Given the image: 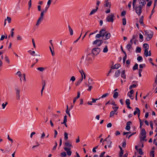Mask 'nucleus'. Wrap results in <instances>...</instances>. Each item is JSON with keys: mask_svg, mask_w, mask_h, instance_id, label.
Wrapping results in <instances>:
<instances>
[{"mask_svg": "<svg viewBox=\"0 0 157 157\" xmlns=\"http://www.w3.org/2000/svg\"><path fill=\"white\" fill-rule=\"evenodd\" d=\"M92 54H89L87 55L86 56H82L81 59L80 63H83L85 65H87L89 61L91 60V56Z\"/></svg>", "mask_w": 157, "mask_h": 157, "instance_id": "nucleus-1", "label": "nucleus"}, {"mask_svg": "<svg viewBox=\"0 0 157 157\" xmlns=\"http://www.w3.org/2000/svg\"><path fill=\"white\" fill-rule=\"evenodd\" d=\"M155 152L154 151H151L150 153V156L151 157H154Z\"/></svg>", "mask_w": 157, "mask_h": 157, "instance_id": "nucleus-32", "label": "nucleus"}, {"mask_svg": "<svg viewBox=\"0 0 157 157\" xmlns=\"http://www.w3.org/2000/svg\"><path fill=\"white\" fill-rule=\"evenodd\" d=\"M67 122V116L66 115H65L64 117L63 118V122H62V124H63L64 123H65Z\"/></svg>", "mask_w": 157, "mask_h": 157, "instance_id": "nucleus-31", "label": "nucleus"}, {"mask_svg": "<svg viewBox=\"0 0 157 157\" xmlns=\"http://www.w3.org/2000/svg\"><path fill=\"white\" fill-rule=\"evenodd\" d=\"M137 60L141 62L143 60V58L141 56H139L137 58Z\"/></svg>", "mask_w": 157, "mask_h": 157, "instance_id": "nucleus-41", "label": "nucleus"}, {"mask_svg": "<svg viewBox=\"0 0 157 157\" xmlns=\"http://www.w3.org/2000/svg\"><path fill=\"white\" fill-rule=\"evenodd\" d=\"M6 20L9 23H10L11 22V18L10 17H7V18H6Z\"/></svg>", "mask_w": 157, "mask_h": 157, "instance_id": "nucleus-57", "label": "nucleus"}, {"mask_svg": "<svg viewBox=\"0 0 157 157\" xmlns=\"http://www.w3.org/2000/svg\"><path fill=\"white\" fill-rule=\"evenodd\" d=\"M140 139L141 140L144 141L145 140V139L146 138V136H141L140 137Z\"/></svg>", "mask_w": 157, "mask_h": 157, "instance_id": "nucleus-42", "label": "nucleus"}, {"mask_svg": "<svg viewBox=\"0 0 157 157\" xmlns=\"http://www.w3.org/2000/svg\"><path fill=\"white\" fill-rule=\"evenodd\" d=\"M100 40H96L94 41L93 42V44H95L96 46H100Z\"/></svg>", "mask_w": 157, "mask_h": 157, "instance_id": "nucleus-12", "label": "nucleus"}, {"mask_svg": "<svg viewBox=\"0 0 157 157\" xmlns=\"http://www.w3.org/2000/svg\"><path fill=\"white\" fill-rule=\"evenodd\" d=\"M105 36L103 38V39L105 40L108 39L111 36V34L110 33H108L106 31V33L105 34Z\"/></svg>", "mask_w": 157, "mask_h": 157, "instance_id": "nucleus-10", "label": "nucleus"}, {"mask_svg": "<svg viewBox=\"0 0 157 157\" xmlns=\"http://www.w3.org/2000/svg\"><path fill=\"white\" fill-rule=\"evenodd\" d=\"M49 49H50V51L51 52L52 56H54L55 55L54 52V51H53V50H52V49L51 47L50 46L49 47Z\"/></svg>", "mask_w": 157, "mask_h": 157, "instance_id": "nucleus-50", "label": "nucleus"}, {"mask_svg": "<svg viewBox=\"0 0 157 157\" xmlns=\"http://www.w3.org/2000/svg\"><path fill=\"white\" fill-rule=\"evenodd\" d=\"M125 103L126 105H130V100L128 99H127L125 101Z\"/></svg>", "mask_w": 157, "mask_h": 157, "instance_id": "nucleus-38", "label": "nucleus"}, {"mask_svg": "<svg viewBox=\"0 0 157 157\" xmlns=\"http://www.w3.org/2000/svg\"><path fill=\"white\" fill-rule=\"evenodd\" d=\"M142 7L141 6L136 5L135 6L134 8L133 7V10H135L136 13L140 16L142 12Z\"/></svg>", "mask_w": 157, "mask_h": 157, "instance_id": "nucleus-3", "label": "nucleus"}, {"mask_svg": "<svg viewBox=\"0 0 157 157\" xmlns=\"http://www.w3.org/2000/svg\"><path fill=\"white\" fill-rule=\"evenodd\" d=\"M99 33V34H98L96 35V38H99L101 36H102V38L104 37L106 33V30L105 29H103L100 30Z\"/></svg>", "mask_w": 157, "mask_h": 157, "instance_id": "nucleus-4", "label": "nucleus"}, {"mask_svg": "<svg viewBox=\"0 0 157 157\" xmlns=\"http://www.w3.org/2000/svg\"><path fill=\"white\" fill-rule=\"evenodd\" d=\"M31 3L32 1L31 0H30L28 2V5H29V10L30 9L31 6Z\"/></svg>", "mask_w": 157, "mask_h": 157, "instance_id": "nucleus-45", "label": "nucleus"}, {"mask_svg": "<svg viewBox=\"0 0 157 157\" xmlns=\"http://www.w3.org/2000/svg\"><path fill=\"white\" fill-rule=\"evenodd\" d=\"M69 32L70 33V35H72L73 34V31L71 28L70 27L69 25L68 26Z\"/></svg>", "mask_w": 157, "mask_h": 157, "instance_id": "nucleus-28", "label": "nucleus"}, {"mask_svg": "<svg viewBox=\"0 0 157 157\" xmlns=\"http://www.w3.org/2000/svg\"><path fill=\"white\" fill-rule=\"evenodd\" d=\"M143 19H144V16H142L141 18L140 19L139 22L140 23L144 26V24L143 22Z\"/></svg>", "mask_w": 157, "mask_h": 157, "instance_id": "nucleus-18", "label": "nucleus"}, {"mask_svg": "<svg viewBox=\"0 0 157 157\" xmlns=\"http://www.w3.org/2000/svg\"><path fill=\"white\" fill-rule=\"evenodd\" d=\"M138 152L140 155H142L143 154V152L141 148L139 149Z\"/></svg>", "mask_w": 157, "mask_h": 157, "instance_id": "nucleus-49", "label": "nucleus"}, {"mask_svg": "<svg viewBox=\"0 0 157 157\" xmlns=\"http://www.w3.org/2000/svg\"><path fill=\"white\" fill-rule=\"evenodd\" d=\"M146 132L144 129H143L142 130L140 133L141 136H146Z\"/></svg>", "mask_w": 157, "mask_h": 157, "instance_id": "nucleus-21", "label": "nucleus"}, {"mask_svg": "<svg viewBox=\"0 0 157 157\" xmlns=\"http://www.w3.org/2000/svg\"><path fill=\"white\" fill-rule=\"evenodd\" d=\"M100 51V49L99 48H95L92 49V52L94 55H97Z\"/></svg>", "mask_w": 157, "mask_h": 157, "instance_id": "nucleus-6", "label": "nucleus"}, {"mask_svg": "<svg viewBox=\"0 0 157 157\" xmlns=\"http://www.w3.org/2000/svg\"><path fill=\"white\" fill-rule=\"evenodd\" d=\"M98 9H97V7H96V9H93L90 13V15H91L95 13L98 10Z\"/></svg>", "mask_w": 157, "mask_h": 157, "instance_id": "nucleus-16", "label": "nucleus"}, {"mask_svg": "<svg viewBox=\"0 0 157 157\" xmlns=\"http://www.w3.org/2000/svg\"><path fill=\"white\" fill-rule=\"evenodd\" d=\"M118 93L117 92H115L114 93L113 95V97L114 98H117L118 96Z\"/></svg>", "mask_w": 157, "mask_h": 157, "instance_id": "nucleus-30", "label": "nucleus"}, {"mask_svg": "<svg viewBox=\"0 0 157 157\" xmlns=\"http://www.w3.org/2000/svg\"><path fill=\"white\" fill-rule=\"evenodd\" d=\"M114 18H115L114 15L113 13H111L107 17L106 20L107 21L113 22L114 20Z\"/></svg>", "mask_w": 157, "mask_h": 157, "instance_id": "nucleus-5", "label": "nucleus"}, {"mask_svg": "<svg viewBox=\"0 0 157 157\" xmlns=\"http://www.w3.org/2000/svg\"><path fill=\"white\" fill-rule=\"evenodd\" d=\"M137 0H133L132 2V6L134 8L135 6L136 5V2Z\"/></svg>", "mask_w": 157, "mask_h": 157, "instance_id": "nucleus-48", "label": "nucleus"}, {"mask_svg": "<svg viewBox=\"0 0 157 157\" xmlns=\"http://www.w3.org/2000/svg\"><path fill=\"white\" fill-rule=\"evenodd\" d=\"M141 51V48L139 47H137L136 50V53H140Z\"/></svg>", "mask_w": 157, "mask_h": 157, "instance_id": "nucleus-29", "label": "nucleus"}, {"mask_svg": "<svg viewBox=\"0 0 157 157\" xmlns=\"http://www.w3.org/2000/svg\"><path fill=\"white\" fill-rule=\"evenodd\" d=\"M124 55H125V56H124V57L123 58V62L124 63H125V60H126V58H127V54H125Z\"/></svg>", "mask_w": 157, "mask_h": 157, "instance_id": "nucleus-51", "label": "nucleus"}, {"mask_svg": "<svg viewBox=\"0 0 157 157\" xmlns=\"http://www.w3.org/2000/svg\"><path fill=\"white\" fill-rule=\"evenodd\" d=\"M83 79V77L80 78L77 82L75 83V85L77 86H78L82 82Z\"/></svg>", "mask_w": 157, "mask_h": 157, "instance_id": "nucleus-15", "label": "nucleus"}, {"mask_svg": "<svg viewBox=\"0 0 157 157\" xmlns=\"http://www.w3.org/2000/svg\"><path fill=\"white\" fill-rule=\"evenodd\" d=\"M55 145L54 146L53 148V150H55L56 149V147L57 146V143L56 142H55Z\"/></svg>", "mask_w": 157, "mask_h": 157, "instance_id": "nucleus-62", "label": "nucleus"}, {"mask_svg": "<svg viewBox=\"0 0 157 157\" xmlns=\"http://www.w3.org/2000/svg\"><path fill=\"white\" fill-rule=\"evenodd\" d=\"M5 59L6 62H7L8 63H10V61L9 60V58L6 56L5 57Z\"/></svg>", "mask_w": 157, "mask_h": 157, "instance_id": "nucleus-54", "label": "nucleus"}, {"mask_svg": "<svg viewBox=\"0 0 157 157\" xmlns=\"http://www.w3.org/2000/svg\"><path fill=\"white\" fill-rule=\"evenodd\" d=\"M42 87L44 88L45 86L46 85V82L45 80H42Z\"/></svg>", "mask_w": 157, "mask_h": 157, "instance_id": "nucleus-36", "label": "nucleus"}, {"mask_svg": "<svg viewBox=\"0 0 157 157\" xmlns=\"http://www.w3.org/2000/svg\"><path fill=\"white\" fill-rule=\"evenodd\" d=\"M109 95V94L106 93L105 94H104L102 95L101 97V98H104L106 97L108 95Z\"/></svg>", "mask_w": 157, "mask_h": 157, "instance_id": "nucleus-47", "label": "nucleus"}, {"mask_svg": "<svg viewBox=\"0 0 157 157\" xmlns=\"http://www.w3.org/2000/svg\"><path fill=\"white\" fill-rule=\"evenodd\" d=\"M64 149L67 152L68 155L70 156L71 155L72 152L71 151V148H67V147H64Z\"/></svg>", "mask_w": 157, "mask_h": 157, "instance_id": "nucleus-8", "label": "nucleus"}, {"mask_svg": "<svg viewBox=\"0 0 157 157\" xmlns=\"http://www.w3.org/2000/svg\"><path fill=\"white\" fill-rule=\"evenodd\" d=\"M80 92L79 91H78L77 92V96L75 98H76L77 99L78 98H79V97H80Z\"/></svg>", "mask_w": 157, "mask_h": 157, "instance_id": "nucleus-63", "label": "nucleus"}, {"mask_svg": "<svg viewBox=\"0 0 157 157\" xmlns=\"http://www.w3.org/2000/svg\"><path fill=\"white\" fill-rule=\"evenodd\" d=\"M28 52L33 56H40L39 55H37V54L35 55V52L34 51H32L31 50H29Z\"/></svg>", "mask_w": 157, "mask_h": 157, "instance_id": "nucleus-17", "label": "nucleus"}, {"mask_svg": "<svg viewBox=\"0 0 157 157\" xmlns=\"http://www.w3.org/2000/svg\"><path fill=\"white\" fill-rule=\"evenodd\" d=\"M143 47L145 49H148L149 48V45L148 44H147L145 43L143 44Z\"/></svg>", "mask_w": 157, "mask_h": 157, "instance_id": "nucleus-33", "label": "nucleus"}, {"mask_svg": "<svg viewBox=\"0 0 157 157\" xmlns=\"http://www.w3.org/2000/svg\"><path fill=\"white\" fill-rule=\"evenodd\" d=\"M22 38L21 36H20L19 35H18L17 36V40L21 41L22 40Z\"/></svg>", "mask_w": 157, "mask_h": 157, "instance_id": "nucleus-44", "label": "nucleus"}, {"mask_svg": "<svg viewBox=\"0 0 157 157\" xmlns=\"http://www.w3.org/2000/svg\"><path fill=\"white\" fill-rule=\"evenodd\" d=\"M104 6L106 7H109L110 8L111 7V4L110 2H105Z\"/></svg>", "mask_w": 157, "mask_h": 157, "instance_id": "nucleus-22", "label": "nucleus"}, {"mask_svg": "<svg viewBox=\"0 0 157 157\" xmlns=\"http://www.w3.org/2000/svg\"><path fill=\"white\" fill-rule=\"evenodd\" d=\"M126 13V12L125 10H124L121 13V16L123 17V16H124Z\"/></svg>", "mask_w": 157, "mask_h": 157, "instance_id": "nucleus-53", "label": "nucleus"}, {"mask_svg": "<svg viewBox=\"0 0 157 157\" xmlns=\"http://www.w3.org/2000/svg\"><path fill=\"white\" fill-rule=\"evenodd\" d=\"M16 94H20V90L18 88H16L15 89Z\"/></svg>", "mask_w": 157, "mask_h": 157, "instance_id": "nucleus-58", "label": "nucleus"}, {"mask_svg": "<svg viewBox=\"0 0 157 157\" xmlns=\"http://www.w3.org/2000/svg\"><path fill=\"white\" fill-rule=\"evenodd\" d=\"M120 72L119 70H118L116 71L115 73V74L114 76L115 77H118L120 75Z\"/></svg>", "mask_w": 157, "mask_h": 157, "instance_id": "nucleus-19", "label": "nucleus"}, {"mask_svg": "<svg viewBox=\"0 0 157 157\" xmlns=\"http://www.w3.org/2000/svg\"><path fill=\"white\" fill-rule=\"evenodd\" d=\"M93 79H91L89 78L88 79V83L90 85H92L94 83V82L93 81Z\"/></svg>", "mask_w": 157, "mask_h": 157, "instance_id": "nucleus-35", "label": "nucleus"}, {"mask_svg": "<svg viewBox=\"0 0 157 157\" xmlns=\"http://www.w3.org/2000/svg\"><path fill=\"white\" fill-rule=\"evenodd\" d=\"M121 77L123 79H125L126 78V75L125 74V70H123L121 73Z\"/></svg>", "mask_w": 157, "mask_h": 157, "instance_id": "nucleus-14", "label": "nucleus"}, {"mask_svg": "<svg viewBox=\"0 0 157 157\" xmlns=\"http://www.w3.org/2000/svg\"><path fill=\"white\" fill-rule=\"evenodd\" d=\"M114 114H116V115H117V113H116L115 112L113 111H111L110 113L109 117H112L114 115Z\"/></svg>", "mask_w": 157, "mask_h": 157, "instance_id": "nucleus-26", "label": "nucleus"}, {"mask_svg": "<svg viewBox=\"0 0 157 157\" xmlns=\"http://www.w3.org/2000/svg\"><path fill=\"white\" fill-rule=\"evenodd\" d=\"M112 108L114 110V111H114L115 112H116L118 110V107H112Z\"/></svg>", "mask_w": 157, "mask_h": 157, "instance_id": "nucleus-59", "label": "nucleus"}, {"mask_svg": "<svg viewBox=\"0 0 157 157\" xmlns=\"http://www.w3.org/2000/svg\"><path fill=\"white\" fill-rule=\"evenodd\" d=\"M43 18L39 17L37 20V22L36 23V26H38L41 23Z\"/></svg>", "mask_w": 157, "mask_h": 157, "instance_id": "nucleus-11", "label": "nucleus"}, {"mask_svg": "<svg viewBox=\"0 0 157 157\" xmlns=\"http://www.w3.org/2000/svg\"><path fill=\"white\" fill-rule=\"evenodd\" d=\"M123 24L124 25H125L126 23V19L125 18H123L122 19Z\"/></svg>", "mask_w": 157, "mask_h": 157, "instance_id": "nucleus-52", "label": "nucleus"}, {"mask_svg": "<svg viewBox=\"0 0 157 157\" xmlns=\"http://www.w3.org/2000/svg\"><path fill=\"white\" fill-rule=\"evenodd\" d=\"M121 66V65L119 64H115L113 67V69H117Z\"/></svg>", "mask_w": 157, "mask_h": 157, "instance_id": "nucleus-23", "label": "nucleus"}, {"mask_svg": "<svg viewBox=\"0 0 157 157\" xmlns=\"http://www.w3.org/2000/svg\"><path fill=\"white\" fill-rule=\"evenodd\" d=\"M64 146L67 148H70V147L72 146L71 144L68 141H67L65 143Z\"/></svg>", "mask_w": 157, "mask_h": 157, "instance_id": "nucleus-13", "label": "nucleus"}, {"mask_svg": "<svg viewBox=\"0 0 157 157\" xmlns=\"http://www.w3.org/2000/svg\"><path fill=\"white\" fill-rule=\"evenodd\" d=\"M137 86L135 84H133L130 86L129 87V89L131 90L132 88H135Z\"/></svg>", "mask_w": 157, "mask_h": 157, "instance_id": "nucleus-46", "label": "nucleus"}, {"mask_svg": "<svg viewBox=\"0 0 157 157\" xmlns=\"http://www.w3.org/2000/svg\"><path fill=\"white\" fill-rule=\"evenodd\" d=\"M52 1L51 0H48L47 3V6H49V7L50 5L51 4Z\"/></svg>", "mask_w": 157, "mask_h": 157, "instance_id": "nucleus-64", "label": "nucleus"}, {"mask_svg": "<svg viewBox=\"0 0 157 157\" xmlns=\"http://www.w3.org/2000/svg\"><path fill=\"white\" fill-rule=\"evenodd\" d=\"M37 69L40 71H43L44 70V68L43 67H39L37 68Z\"/></svg>", "mask_w": 157, "mask_h": 157, "instance_id": "nucleus-39", "label": "nucleus"}, {"mask_svg": "<svg viewBox=\"0 0 157 157\" xmlns=\"http://www.w3.org/2000/svg\"><path fill=\"white\" fill-rule=\"evenodd\" d=\"M68 133L65 132L64 134V139L65 140H67L68 139Z\"/></svg>", "mask_w": 157, "mask_h": 157, "instance_id": "nucleus-25", "label": "nucleus"}, {"mask_svg": "<svg viewBox=\"0 0 157 157\" xmlns=\"http://www.w3.org/2000/svg\"><path fill=\"white\" fill-rule=\"evenodd\" d=\"M135 109H136V110L134 112L133 114L134 115H136V114H137L138 115V117L139 118V116L140 115V110L137 107H136L135 108Z\"/></svg>", "mask_w": 157, "mask_h": 157, "instance_id": "nucleus-9", "label": "nucleus"}, {"mask_svg": "<svg viewBox=\"0 0 157 157\" xmlns=\"http://www.w3.org/2000/svg\"><path fill=\"white\" fill-rule=\"evenodd\" d=\"M132 94H130L129 93H128L127 95L131 99L133 100L134 98V97L132 95Z\"/></svg>", "mask_w": 157, "mask_h": 157, "instance_id": "nucleus-40", "label": "nucleus"}, {"mask_svg": "<svg viewBox=\"0 0 157 157\" xmlns=\"http://www.w3.org/2000/svg\"><path fill=\"white\" fill-rule=\"evenodd\" d=\"M124 153V151H120V152L119 154V157H122Z\"/></svg>", "mask_w": 157, "mask_h": 157, "instance_id": "nucleus-56", "label": "nucleus"}, {"mask_svg": "<svg viewBox=\"0 0 157 157\" xmlns=\"http://www.w3.org/2000/svg\"><path fill=\"white\" fill-rule=\"evenodd\" d=\"M20 98V94H16V98L17 100H19Z\"/></svg>", "mask_w": 157, "mask_h": 157, "instance_id": "nucleus-43", "label": "nucleus"}, {"mask_svg": "<svg viewBox=\"0 0 157 157\" xmlns=\"http://www.w3.org/2000/svg\"><path fill=\"white\" fill-rule=\"evenodd\" d=\"M61 155L63 157H66L67 156L66 153L65 152H63L61 153Z\"/></svg>", "mask_w": 157, "mask_h": 157, "instance_id": "nucleus-60", "label": "nucleus"}, {"mask_svg": "<svg viewBox=\"0 0 157 157\" xmlns=\"http://www.w3.org/2000/svg\"><path fill=\"white\" fill-rule=\"evenodd\" d=\"M108 51V47L107 46H106L104 48L103 50V52L104 53L107 52Z\"/></svg>", "mask_w": 157, "mask_h": 157, "instance_id": "nucleus-37", "label": "nucleus"}, {"mask_svg": "<svg viewBox=\"0 0 157 157\" xmlns=\"http://www.w3.org/2000/svg\"><path fill=\"white\" fill-rule=\"evenodd\" d=\"M107 145L108 147L111 148V144L112 143V142L110 140L107 141Z\"/></svg>", "mask_w": 157, "mask_h": 157, "instance_id": "nucleus-20", "label": "nucleus"}, {"mask_svg": "<svg viewBox=\"0 0 157 157\" xmlns=\"http://www.w3.org/2000/svg\"><path fill=\"white\" fill-rule=\"evenodd\" d=\"M45 13H45V12H44V11H43L42 10L40 13V17L44 19V15Z\"/></svg>", "mask_w": 157, "mask_h": 157, "instance_id": "nucleus-34", "label": "nucleus"}, {"mask_svg": "<svg viewBox=\"0 0 157 157\" xmlns=\"http://www.w3.org/2000/svg\"><path fill=\"white\" fill-rule=\"evenodd\" d=\"M145 35L147 36L146 39L147 41H149L153 36V33L150 30H145Z\"/></svg>", "mask_w": 157, "mask_h": 157, "instance_id": "nucleus-2", "label": "nucleus"}, {"mask_svg": "<svg viewBox=\"0 0 157 157\" xmlns=\"http://www.w3.org/2000/svg\"><path fill=\"white\" fill-rule=\"evenodd\" d=\"M100 2L98 0H97V3H96V7H95L96 8V7H97V9H98V6L100 4Z\"/></svg>", "mask_w": 157, "mask_h": 157, "instance_id": "nucleus-55", "label": "nucleus"}, {"mask_svg": "<svg viewBox=\"0 0 157 157\" xmlns=\"http://www.w3.org/2000/svg\"><path fill=\"white\" fill-rule=\"evenodd\" d=\"M132 45L130 44H127L126 46V48L128 50V51H130V50L131 48Z\"/></svg>", "mask_w": 157, "mask_h": 157, "instance_id": "nucleus-24", "label": "nucleus"}, {"mask_svg": "<svg viewBox=\"0 0 157 157\" xmlns=\"http://www.w3.org/2000/svg\"><path fill=\"white\" fill-rule=\"evenodd\" d=\"M148 49H145L144 50V55L146 57L151 56V53L150 51H148Z\"/></svg>", "mask_w": 157, "mask_h": 157, "instance_id": "nucleus-7", "label": "nucleus"}, {"mask_svg": "<svg viewBox=\"0 0 157 157\" xmlns=\"http://www.w3.org/2000/svg\"><path fill=\"white\" fill-rule=\"evenodd\" d=\"M138 64L136 63L135 64L133 67L132 69L133 71H135L138 69Z\"/></svg>", "mask_w": 157, "mask_h": 157, "instance_id": "nucleus-27", "label": "nucleus"}, {"mask_svg": "<svg viewBox=\"0 0 157 157\" xmlns=\"http://www.w3.org/2000/svg\"><path fill=\"white\" fill-rule=\"evenodd\" d=\"M58 134V132L56 130H54V138H56V137L57 135Z\"/></svg>", "mask_w": 157, "mask_h": 157, "instance_id": "nucleus-61", "label": "nucleus"}]
</instances>
